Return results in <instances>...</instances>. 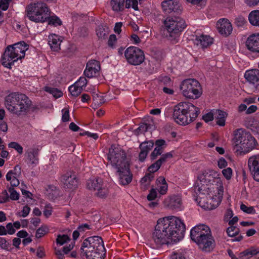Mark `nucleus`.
Instances as JSON below:
<instances>
[{
  "instance_id": "f257e3e1",
  "label": "nucleus",
  "mask_w": 259,
  "mask_h": 259,
  "mask_svg": "<svg viewBox=\"0 0 259 259\" xmlns=\"http://www.w3.org/2000/svg\"><path fill=\"white\" fill-rule=\"evenodd\" d=\"M220 173L215 170L207 169L201 171L194 186L197 195L195 201L205 210L217 207L222 201L224 187Z\"/></svg>"
},
{
  "instance_id": "f03ea898",
  "label": "nucleus",
  "mask_w": 259,
  "mask_h": 259,
  "mask_svg": "<svg viewBox=\"0 0 259 259\" xmlns=\"http://www.w3.org/2000/svg\"><path fill=\"white\" fill-rule=\"evenodd\" d=\"M186 226L184 221L176 216L169 215L157 220L152 240L159 246L176 243L184 237Z\"/></svg>"
},
{
  "instance_id": "7ed1b4c3",
  "label": "nucleus",
  "mask_w": 259,
  "mask_h": 259,
  "mask_svg": "<svg viewBox=\"0 0 259 259\" xmlns=\"http://www.w3.org/2000/svg\"><path fill=\"white\" fill-rule=\"evenodd\" d=\"M108 159L116 170L120 184L126 185L131 183L132 175L130 170V161L125 152L120 147L112 146L109 149Z\"/></svg>"
},
{
  "instance_id": "20e7f679",
  "label": "nucleus",
  "mask_w": 259,
  "mask_h": 259,
  "mask_svg": "<svg viewBox=\"0 0 259 259\" xmlns=\"http://www.w3.org/2000/svg\"><path fill=\"white\" fill-rule=\"evenodd\" d=\"M32 102L24 94L12 93L5 100V106L11 113L17 115L27 114L31 109Z\"/></svg>"
},
{
  "instance_id": "39448f33",
  "label": "nucleus",
  "mask_w": 259,
  "mask_h": 259,
  "mask_svg": "<svg viewBox=\"0 0 259 259\" xmlns=\"http://www.w3.org/2000/svg\"><path fill=\"white\" fill-rule=\"evenodd\" d=\"M199 108L189 102H180L174 107L173 118L176 123L186 125L198 116Z\"/></svg>"
},
{
  "instance_id": "423d86ee",
  "label": "nucleus",
  "mask_w": 259,
  "mask_h": 259,
  "mask_svg": "<svg viewBox=\"0 0 259 259\" xmlns=\"http://www.w3.org/2000/svg\"><path fill=\"white\" fill-rule=\"evenodd\" d=\"M257 144L255 139L241 128L235 131L233 139V149L237 154H245L254 149Z\"/></svg>"
},
{
  "instance_id": "0eeeda50",
  "label": "nucleus",
  "mask_w": 259,
  "mask_h": 259,
  "mask_svg": "<svg viewBox=\"0 0 259 259\" xmlns=\"http://www.w3.org/2000/svg\"><path fill=\"white\" fill-rule=\"evenodd\" d=\"M29 46L24 41H20L8 46L2 57V65L7 68H12L15 62L23 59Z\"/></svg>"
},
{
  "instance_id": "6e6552de",
  "label": "nucleus",
  "mask_w": 259,
  "mask_h": 259,
  "mask_svg": "<svg viewBox=\"0 0 259 259\" xmlns=\"http://www.w3.org/2000/svg\"><path fill=\"white\" fill-rule=\"evenodd\" d=\"M81 253L88 259H104L106 254L102 239L99 236L89 237L82 243Z\"/></svg>"
},
{
  "instance_id": "1a4fd4ad",
  "label": "nucleus",
  "mask_w": 259,
  "mask_h": 259,
  "mask_svg": "<svg viewBox=\"0 0 259 259\" xmlns=\"http://www.w3.org/2000/svg\"><path fill=\"white\" fill-rule=\"evenodd\" d=\"M26 16L31 21L43 23L50 16V12L47 5L42 2L30 4L26 8Z\"/></svg>"
},
{
  "instance_id": "9d476101",
  "label": "nucleus",
  "mask_w": 259,
  "mask_h": 259,
  "mask_svg": "<svg viewBox=\"0 0 259 259\" xmlns=\"http://www.w3.org/2000/svg\"><path fill=\"white\" fill-rule=\"evenodd\" d=\"M164 24L168 33L169 39L174 43L177 42L180 33L186 27L185 20L179 17H168L165 19Z\"/></svg>"
},
{
  "instance_id": "9b49d317",
  "label": "nucleus",
  "mask_w": 259,
  "mask_h": 259,
  "mask_svg": "<svg viewBox=\"0 0 259 259\" xmlns=\"http://www.w3.org/2000/svg\"><path fill=\"white\" fill-rule=\"evenodd\" d=\"M180 91L184 97L189 99H199L202 94L201 85L195 79L184 80L181 83Z\"/></svg>"
},
{
  "instance_id": "f8f14e48",
  "label": "nucleus",
  "mask_w": 259,
  "mask_h": 259,
  "mask_svg": "<svg viewBox=\"0 0 259 259\" xmlns=\"http://www.w3.org/2000/svg\"><path fill=\"white\" fill-rule=\"evenodd\" d=\"M127 62L133 65H139L145 60L143 51L138 47L131 46L128 47L124 52Z\"/></svg>"
},
{
  "instance_id": "ddd939ff",
  "label": "nucleus",
  "mask_w": 259,
  "mask_h": 259,
  "mask_svg": "<svg viewBox=\"0 0 259 259\" xmlns=\"http://www.w3.org/2000/svg\"><path fill=\"white\" fill-rule=\"evenodd\" d=\"M87 187L90 190L96 191V195L101 198L105 197L108 194V189L101 178H97L89 180Z\"/></svg>"
},
{
  "instance_id": "4468645a",
  "label": "nucleus",
  "mask_w": 259,
  "mask_h": 259,
  "mask_svg": "<svg viewBox=\"0 0 259 259\" xmlns=\"http://www.w3.org/2000/svg\"><path fill=\"white\" fill-rule=\"evenodd\" d=\"M164 206L169 209L181 211L183 209L182 196L180 194H172L166 197L163 201Z\"/></svg>"
},
{
  "instance_id": "2eb2a0df",
  "label": "nucleus",
  "mask_w": 259,
  "mask_h": 259,
  "mask_svg": "<svg viewBox=\"0 0 259 259\" xmlns=\"http://www.w3.org/2000/svg\"><path fill=\"white\" fill-rule=\"evenodd\" d=\"M210 233V229L208 226L200 224L194 227L190 231L191 239L195 242H199V239L206 235Z\"/></svg>"
},
{
  "instance_id": "dca6fc26",
  "label": "nucleus",
  "mask_w": 259,
  "mask_h": 259,
  "mask_svg": "<svg viewBox=\"0 0 259 259\" xmlns=\"http://www.w3.org/2000/svg\"><path fill=\"white\" fill-rule=\"evenodd\" d=\"M161 8L164 12L169 14L171 12L180 13L183 7L179 0H165L161 4Z\"/></svg>"
},
{
  "instance_id": "f3484780",
  "label": "nucleus",
  "mask_w": 259,
  "mask_h": 259,
  "mask_svg": "<svg viewBox=\"0 0 259 259\" xmlns=\"http://www.w3.org/2000/svg\"><path fill=\"white\" fill-rule=\"evenodd\" d=\"M228 253L231 259H250L252 256H257L256 247L251 246L239 252L237 255L234 254L231 250H228Z\"/></svg>"
},
{
  "instance_id": "a211bd4d",
  "label": "nucleus",
  "mask_w": 259,
  "mask_h": 259,
  "mask_svg": "<svg viewBox=\"0 0 259 259\" xmlns=\"http://www.w3.org/2000/svg\"><path fill=\"white\" fill-rule=\"evenodd\" d=\"M216 27L220 34L224 36L230 35L233 30L231 22L226 18L219 19L217 22Z\"/></svg>"
},
{
  "instance_id": "6ab92c4d",
  "label": "nucleus",
  "mask_w": 259,
  "mask_h": 259,
  "mask_svg": "<svg viewBox=\"0 0 259 259\" xmlns=\"http://www.w3.org/2000/svg\"><path fill=\"white\" fill-rule=\"evenodd\" d=\"M248 166L255 181L259 182V154L250 156Z\"/></svg>"
},
{
  "instance_id": "aec40b11",
  "label": "nucleus",
  "mask_w": 259,
  "mask_h": 259,
  "mask_svg": "<svg viewBox=\"0 0 259 259\" xmlns=\"http://www.w3.org/2000/svg\"><path fill=\"white\" fill-rule=\"evenodd\" d=\"M56 243L60 246L64 245L63 251L65 253H68L74 246V242L67 235L64 234H59L57 236Z\"/></svg>"
},
{
  "instance_id": "412c9836",
  "label": "nucleus",
  "mask_w": 259,
  "mask_h": 259,
  "mask_svg": "<svg viewBox=\"0 0 259 259\" xmlns=\"http://www.w3.org/2000/svg\"><path fill=\"white\" fill-rule=\"evenodd\" d=\"M199 242H195L199 248L204 251H209L214 246V240L213 239L211 232L206 235L199 240Z\"/></svg>"
},
{
  "instance_id": "4be33fe9",
  "label": "nucleus",
  "mask_w": 259,
  "mask_h": 259,
  "mask_svg": "<svg viewBox=\"0 0 259 259\" xmlns=\"http://www.w3.org/2000/svg\"><path fill=\"white\" fill-rule=\"evenodd\" d=\"M100 70L99 62L96 60H91L88 62L84 71V74L88 78L96 77Z\"/></svg>"
},
{
  "instance_id": "5701e85b",
  "label": "nucleus",
  "mask_w": 259,
  "mask_h": 259,
  "mask_svg": "<svg viewBox=\"0 0 259 259\" xmlns=\"http://www.w3.org/2000/svg\"><path fill=\"white\" fill-rule=\"evenodd\" d=\"M61 181L66 188L74 189L77 186L78 181L74 172H67L62 176Z\"/></svg>"
},
{
  "instance_id": "b1692460",
  "label": "nucleus",
  "mask_w": 259,
  "mask_h": 259,
  "mask_svg": "<svg viewBox=\"0 0 259 259\" xmlns=\"http://www.w3.org/2000/svg\"><path fill=\"white\" fill-rule=\"evenodd\" d=\"M245 45L250 51L259 53V33L249 35L246 40Z\"/></svg>"
},
{
  "instance_id": "393cba45",
  "label": "nucleus",
  "mask_w": 259,
  "mask_h": 259,
  "mask_svg": "<svg viewBox=\"0 0 259 259\" xmlns=\"http://www.w3.org/2000/svg\"><path fill=\"white\" fill-rule=\"evenodd\" d=\"M20 169L19 166H16L13 170H10L6 175L7 180L10 182L13 187H17L20 184L18 177L20 174Z\"/></svg>"
},
{
  "instance_id": "a878e982",
  "label": "nucleus",
  "mask_w": 259,
  "mask_h": 259,
  "mask_svg": "<svg viewBox=\"0 0 259 259\" xmlns=\"http://www.w3.org/2000/svg\"><path fill=\"white\" fill-rule=\"evenodd\" d=\"M194 44L202 48H207L213 42V38L210 36L202 34L199 36H196L194 39Z\"/></svg>"
},
{
  "instance_id": "bb28decb",
  "label": "nucleus",
  "mask_w": 259,
  "mask_h": 259,
  "mask_svg": "<svg viewBox=\"0 0 259 259\" xmlns=\"http://www.w3.org/2000/svg\"><path fill=\"white\" fill-rule=\"evenodd\" d=\"M62 41L61 37L56 34H51L48 37V44L54 51H57L60 49Z\"/></svg>"
},
{
  "instance_id": "cd10ccee",
  "label": "nucleus",
  "mask_w": 259,
  "mask_h": 259,
  "mask_svg": "<svg viewBox=\"0 0 259 259\" xmlns=\"http://www.w3.org/2000/svg\"><path fill=\"white\" fill-rule=\"evenodd\" d=\"M156 189L160 195H165L168 190V184L163 177H158L156 181Z\"/></svg>"
},
{
  "instance_id": "c85d7f7f",
  "label": "nucleus",
  "mask_w": 259,
  "mask_h": 259,
  "mask_svg": "<svg viewBox=\"0 0 259 259\" xmlns=\"http://www.w3.org/2000/svg\"><path fill=\"white\" fill-rule=\"evenodd\" d=\"M244 77L249 82L255 83L259 80V70L257 69L247 70Z\"/></svg>"
},
{
  "instance_id": "c756f323",
  "label": "nucleus",
  "mask_w": 259,
  "mask_h": 259,
  "mask_svg": "<svg viewBox=\"0 0 259 259\" xmlns=\"http://www.w3.org/2000/svg\"><path fill=\"white\" fill-rule=\"evenodd\" d=\"M156 147L151 154L152 159H154L156 157L161 154L163 148L165 146V142L163 140H158L155 142Z\"/></svg>"
},
{
  "instance_id": "7c9ffc66",
  "label": "nucleus",
  "mask_w": 259,
  "mask_h": 259,
  "mask_svg": "<svg viewBox=\"0 0 259 259\" xmlns=\"http://www.w3.org/2000/svg\"><path fill=\"white\" fill-rule=\"evenodd\" d=\"M215 113L214 117L217 119V123L220 126H224L226 123V118L227 116V113L222 110L214 109Z\"/></svg>"
},
{
  "instance_id": "2f4dec72",
  "label": "nucleus",
  "mask_w": 259,
  "mask_h": 259,
  "mask_svg": "<svg viewBox=\"0 0 259 259\" xmlns=\"http://www.w3.org/2000/svg\"><path fill=\"white\" fill-rule=\"evenodd\" d=\"M109 28L108 26L100 25L96 29V34L100 39H104L109 34Z\"/></svg>"
},
{
  "instance_id": "473e14b6",
  "label": "nucleus",
  "mask_w": 259,
  "mask_h": 259,
  "mask_svg": "<svg viewBox=\"0 0 259 259\" xmlns=\"http://www.w3.org/2000/svg\"><path fill=\"white\" fill-rule=\"evenodd\" d=\"M248 20L252 25L259 26V10L252 11L248 15Z\"/></svg>"
},
{
  "instance_id": "72a5a7b5",
  "label": "nucleus",
  "mask_w": 259,
  "mask_h": 259,
  "mask_svg": "<svg viewBox=\"0 0 259 259\" xmlns=\"http://www.w3.org/2000/svg\"><path fill=\"white\" fill-rule=\"evenodd\" d=\"M124 0H111V5L115 12H120L124 9Z\"/></svg>"
},
{
  "instance_id": "f704fd0d",
  "label": "nucleus",
  "mask_w": 259,
  "mask_h": 259,
  "mask_svg": "<svg viewBox=\"0 0 259 259\" xmlns=\"http://www.w3.org/2000/svg\"><path fill=\"white\" fill-rule=\"evenodd\" d=\"M256 208H257V206L247 205L243 203H241L240 205V210L244 213L248 214H257V212L255 209Z\"/></svg>"
},
{
  "instance_id": "c9c22d12",
  "label": "nucleus",
  "mask_w": 259,
  "mask_h": 259,
  "mask_svg": "<svg viewBox=\"0 0 259 259\" xmlns=\"http://www.w3.org/2000/svg\"><path fill=\"white\" fill-rule=\"evenodd\" d=\"M154 178L153 174H147L141 180V184L144 189H146Z\"/></svg>"
},
{
  "instance_id": "e433bc0d",
  "label": "nucleus",
  "mask_w": 259,
  "mask_h": 259,
  "mask_svg": "<svg viewBox=\"0 0 259 259\" xmlns=\"http://www.w3.org/2000/svg\"><path fill=\"white\" fill-rule=\"evenodd\" d=\"M170 259H187L184 250L179 249L172 252Z\"/></svg>"
},
{
  "instance_id": "4c0bfd02",
  "label": "nucleus",
  "mask_w": 259,
  "mask_h": 259,
  "mask_svg": "<svg viewBox=\"0 0 259 259\" xmlns=\"http://www.w3.org/2000/svg\"><path fill=\"white\" fill-rule=\"evenodd\" d=\"M44 90L46 92L52 94L55 98H60L63 95L62 92L57 89L53 88L50 87H45Z\"/></svg>"
},
{
  "instance_id": "58836bf2",
  "label": "nucleus",
  "mask_w": 259,
  "mask_h": 259,
  "mask_svg": "<svg viewBox=\"0 0 259 259\" xmlns=\"http://www.w3.org/2000/svg\"><path fill=\"white\" fill-rule=\"evenodd\" d=\"M68 89L71 95L75 97L79 95L82 91V90L81 89L80 87H78L75 83L70 86Z\"/></svg>"
},
{
  "instance_id": "ea45409f",
  "label": "nucleus",
  "mask_w": 259,
  "mask_h": 259,
  "mask_svg": "<svg viewBox=\"0 0 259 259\" xmlns=\"http://www.w3.org/2000/svg\"><path fill=\"white\" fill-rule=\"evenodd\" d=\"M28 160L31 164H36L38 163L37 153L34 150H31L28 153Z\"/></svg>"
},
{
  "instance_id": "a19ab883",
  "label": "nucleus",
  "mask_w": 259,
  "mask_h": 259,
  "mask_svg": "<svg viewBox=\"0 0 259 259\" xmlns=\"http://www.w3.org/2000/svg\"><path fill=\"white\" fill-rule=\"evenodd\" d=\"M154 143L152 141H145L140 144V149L141 150L146 151L147 152L153 148Z\"/></svg>"
},
{
  "instance_id": "79ce46f5",
  "label": "nucleus",
  "mask_w": 259,
  "mask_h": 259,
  "mask_svg": "<svg viewBox=\"0 0 259 259\" xmlns=\"http://www.w3.org/2000/svg\"><path fill=\"white\" fill-rule=\"evenodd\" d=\"M48 19L49 20V23L55 26H59L62 24V21L60 18L56 15H53L51 17L49 16Z\"/></svg>"
},
{
  "instance_id": "37998d69",
  "label": "nucleus",
  "mask_w": 259,
  "mask_h": 259,
  "mask_svg": "<svg viewBox=\"0 0 259 259\" xmlns=\"http://www.w3.org/2000/svg\"><path fill=\"white\" fill-rule=\"evenodd\" d=\"M49 232V228L47 226H42L39 228L36 232L35 236L39 238L44 236Z\"/></svg>"
},
{
  "instance_id": "c03bdc74",
  "label": "nucleus",
  "mask_w": 259,
  "mask_h": 259,
  "mask_svg": "<svg viewBox=\"0 0 259 259\" xmlns=\"http://www.w3.org/2000/svg\"><path fill=\"white\" fill-rule=\"evenodd\" d=\"M125 8L127 9L133 8L137 11L138 10V3L137 0H125Z\"/></svg>"
},
{
  "instance_id": "a18cd8bd",
  "label": "nucleus",
  "mask_w": 259,
  "mask_h": 259,
  "mask_svg": "<svg viewBox=\"0 0 259 259\" xmlns=\"http://www.w3.org/2000/svg\"><path fill=\"white\" fill-rule=\"evenodd\" d=\"M161 164L160 160H158L155 163L151 165L148 169L149 172V174H153L154 172L157 171L159 169Z\"/></svg>"
},
{
  "instance_id": "49530a36",
  "label": "nucleus",
  "mask_w": 259,
  "mask_h": 259,
  "mask_svg": "<svg viewBox=\"0 0 259 259\" xmlns=\"http://www.w3.org/2000/svg\"><path fill=\"white\" fill-rule=\"evenodd\" d=\"M239 230L235 226H231L227 229V233L229 236L234 237L239 234Z\"/></svg>"
},
{
  "instance_id": "de8ad7c7",
  "label": "nucleus",
  "mask_w": 259,
  "mask_h": 259,
  "mask_svg": "<svg viewBox=\"0 0 259 259\" xmlns=\"http://www.w3.org/2000/svg\"><path fill=\"white\" fill-rule=\"evenodd\" d=\"M30 210L31 209L28 206L25 205L23 206L21 211H18L16 213V215L19 217L25 218L28 216Z\"/></svg>"
},
{
  "instance_id": "09e8293b",
  "label": "nucleus",
  "mask_w": 259,
  "mask_h": 259,
  "mask_svg": "<svg viewBox=\"0 0 259 259\" xmlns=\"http://www.w3.org/2000/svg\"><path fill=\"white\" fill-rule=\"evenodd\" d=\"M215 116V113L214 112V109L212 110L210 112L205 114L203 116V119L206 122H208L212 121Z\"/></svg>"
},
{
  "instance_id": "8fccbe9b",
  "label": "nucleus",
  "mask_w": 259,
  "mask_h": 259,
  "mask_svg": "<svg viewBox=\"0 0 259 259\" xmlns=\"http://www.w3.org/2000/svg\"><path fill=\"white\" fill-rule=\"evenodd\" d=\"M9 147L15 149L19 154L23 153V147L18 143L12 142L9 144Z\"/></svg>"
},
{
  "instance_id": "3c124183",
  "label": "nucleus",
  "mask_w": 259,
  "mask_h": 259,
  "mask_svg": "<svg viewBox=\"0 0 259 259\" xmlns=\"http://www.w3.org/2000/svg\"><path fill=\"white\" fill-rule=\"evenodd\" d=\"M69 111L67 107H65L62 110V120L66 122L69 120Z\"/></svg>"
},
{
  "instance_id": "603ef678",
  "label": "nucleus",
  "mask_w": 259,
  "mask_h": 259,
  "mask_svg": "<svg viewBox=\"0 0 259 259\" xmlns=\"http://www.w3.org/2000/svg\"><path fill=\"white\" fill-rule=\"evenodd\" d=\"M75 83L83 90L87 84V80L84 77H80Z\"/></svg>"
},
{
  "instance_id": "864d4df0",
  "label": "nucleus",
  "mask_w": 259,
  "mask_h": 259,
  "mask_svg": "<svg viewBox=\"0 0 259 259\" xmlns=\"http://www.w3.org/2000/svg\"><path fill=\"white\" fill-rule=\"evenodd\" d=\"M222 174L224 177L227 180H229L231 179L232 176V170L231 168L228 167L222 170Z\"/></svg>"
},
{
  "instance_id": "5fc2aeb1",
  "label": "nucleus",
  "mask_w": 259,
  "mask_h": 259,
  "mask_svg": "<svg viewBox=\"0 0 259 259\" xmlns=\"http://www.w3.org/2000/svg\"><path fill=\"white\" fill-rule=\"evenodd\" d=\"M43 213L46 218H49L52 215V207L50 204L46 205Z\"/></svg>"
},
{
  "instance_id": "6e6d98bb",
  "label": "nucleus",
  "mask_w": 259,
  "mask_h": 259,
  "mask_svg": "<svg viewBox=\"0 0 259 259\" xmlns=\"http://www.w3.org/2000/svg\"><path fill=\"white\" fill-rule=\"evenodd\" d=\"M157 196V190L155 188H151L149 193L147 195L148 200L151 201L154 200Z\"/></svg>"
},
{
  "instance_id": "4d7b16f0",
  "label": "nucleus",
  "mask_w": 259,
  "mask_h": 259,
  "mask_svg": "<svg viewBox=\"0 0 259 259\" xmlns=\"http://www.w3.org/2000/svg\"><path fill=\"white\" fill-rule=\"evenodd\" d=\"M10 198L13 200H17L19 198V194L14 189H10Z\"/></svg>"
},
{
  "instance_id": "13d9d810",
  "label": "nucleus",
  "mask_w": 259,
  "mask_h": 259,
  "mask_svg": "<svg viewBox=\"0 0 259 259\" xmlns=\"http://www.w3.org/2000/svg\"><path fill=\"white\" fill-rule=\"evenodd\" d=\"M117 41V38L115 35L112 34L108 39V46L111 48H114Z\"/></svg>"
},
{
  "instance_id": "bf43d9fd",
  "label": "nucleus",
  "mask_w": 259,
  "mask_h": 259,
  "mask_svg": "<svg viewBox=\"0 0 259 259\" xmlns=\"http://www.w3.org/2000/svg\"><path fill=\"white\" fill-rule=\"evenodd\" d=\"M234 216V213L231 209L228 208L226 210L224 214V221L228 222Z\"/></svg>"
},
{
  "instance_id": "052dcab7",
  "label": "nucleus",
  "mask_w": 259,
  "mask_h": 259,
  "mask_svg": "<svg viewBox=\"0 0 259 259\" xmlns=\"http://www.w3.org/2000/svg\"><path fill=\"white\" fill-rule=\"evenodd\" d=\"M9 197L6 190H4L0 196V203H4L9 201Z\"/></svg>"
},
{
  "instance_id": "680f3d73",
  "label": "nucleus",
  "mask_w": 259,
  "mask_h": 259,
  "mask_svg": "<svg viewBox=\"0 0 259 259\" xmlns=\"http://www.w3.org/2000/svg\"><path fill=\"white\" fill-rule=\"evenodd\" d=\"M6 227L7 229V234L9 235H12L15 233L16 230L15 229H14V226L11 223L7 224Z\"/></svg>"
},
{
  "instance_id": "e2e57ef3",
  "label": "nucleus",
  "mask_w": 259,
  "mask_h": 259,
  "mask_svg": "<svg viewBox=\"0 0 259 259\" xmlns=\"http://www.w3.org/2000/svg\"><path fill=\"white\" fill-rule=\"evenodd\" d=\"M0 246L4 249H8L9 247V243L5 238L0 237Z\"/></svg>"
},
{
  "instance_id": "0e129e2a",
  "label": "nucleus",
  "mask_w": 259,
  "mask_h": 259,
  "mask_svg": "<svg viewBox=\"0 0 259 259\" xmlns=\"http://www.w3.org/2000/svg\"><path fill=\"white\" fill-rule=\"evenodd\" d=\"M11 0H1L0 8L4 11H6L9 7V3Z\"/></svg>"
},
{
  "instance_id": "69168bd1",
  "label": "nucleus",
  "mask_w": 259,
  "mask_h": 259,
  "mask_svg": "<svg viewBox=\"0 0 259 259\" xmlns=\"http://www.w3.org/2000/svg\"><path fill=\"white\" fill-rule=\"evenodd\" d=\"M227 162L225 159L223 157L220 158L218 161V166L220 168H223L226 167Z\"/></svg>"
},
{
  "instance_id": "338daca9",
  "label": "nucleus",
  "mask_w": 259,
  "mask_h": 259,
  "mask_svg": "<svg viewBox=\"0 0 259 259\" xmlns=\"http://www.w3.org/2000/svg\"><path fill=\"white\" fill-rule=\"evenodd\" d=\"M172 157V152H168L166 154L162 155L161 158L159 159V160H160L161 163H162L163 162L165 161L167 159L171 158Z\"/></svg>"
},
{
  "instance_id": "774afa93",
  "label": "nucleus",
  "mask_w": 259,
  "mask_h": 259,
  "mask_svg": "<svg viewBox=\"0 0 259 259\" xmlns=\"http://www.w3.org/2000/svg\"><path fill=\"white\" fill-rule=\"evenodd\" d=\"M245 22V19L242 16H239L237 17L235 20V23L238 26H241L243 25Z\"/></svg>"
}]
</instances>
